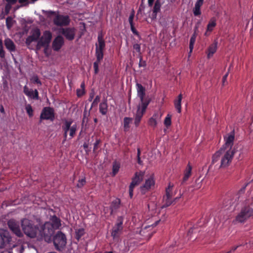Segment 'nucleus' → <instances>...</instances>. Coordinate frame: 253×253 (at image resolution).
I'll return each mask as SVG.
<instances>
[{"instance_id":"nucleus-1","label":"nucleus","mask_w":253,"mask_h":253,"mask_svg":"<svg viewBox=\"0 0 253 253\" xmlns=\"http://www.w3.org/2000/svg\"><path fill=\"white\" fill-rule=\"evenodd\" d=\"M245 202L244 206L241 209L233 222L243 223L253 215V203L251 202L249 199H246Z\"/></svg>"},{"instance_id":"nucleus-2","label":"nucleus","mask_w":253,"mask_h":253,"mask_svg":"<svg viewBox=\"0 0 253 253\" xmlns=\"http://www.w3.org/2000/svg\"><path fill=\"white\" fill-rule=\"evenodd\" d=\"M21 226L24 234L31 238L36 237L39 227L32 220L24 218L21 220Z\"/></svg>"},{"instance_id":"nucleus-3","label":"nucleus","mask_w":253,"mask_h":253,"mask_svg":"<svg viewBox=\"0 0 253 253\" xmlns=\"http://www.w3.org/2000/svg\"><path fill=\"white\" fill-rule=\"evenodd\" d=\"M53 243L57 251H63L67 244L66 235L60 231H57L53 237Z\"/></svg>"},{"instance_id":"nucleus-4","label":"nucleus","mask_w":253,"mask_h":253,"mask_svg":"<svg viewBox=\"0 0 253 253\" xmlns=\"http://www.w3.org/2000/svg\"><path fill=\"white\" fill-rule=\"evenodd\" d=\"M173 184L169 183L168 187L166 189V195L164 196L163 199L162 208H167L170 206L172 204H174L179 197H176L174 199H172L173 196L172 193V189Z\"/></svg>"},{"instance_id":"nucleus-5","label":"nucleus","mask_w":253,"mask_h":253,"mask_svg":"<svg viewBox=\"0 0 253 253\" xmlns=\"http://www.w3.org/2000/svg\"><path fill=\"white\" fill-rule=\"evenodd\" d=\"M235 153L234 149H223L222 154L221 156V162L219 168H225L231 163L233 156Z\"/></svg>"},{"instance_id":"nucleus-6","label":"nucleus","mask_w":253,"mask_h":253,"mask_svg":"<svg viewBox=\"0 0 253 253\" xmlns=\"http://www.w3.org/2000/svg\"><path fill=\"white\" fill-rule=\"evenodd\" d=\"M52 39V33L49 31H45L42 36L39 39L36 50H39L42 47L48 48Z\"/></svg>"},{"instance_id":"nucleus-7","label":"nucleus","mask_w":253,"mask_h":253,"mask_svg":"<svg viewBox=\"0 0 253 253\" xmlns=\"http://www.w3.org/2000/svg\"><path fill=\"white\" fill-rule=\"evenodd\" d=\"M144 175V172L141 171L136 172L134 176L132 178V181L129 186V195L132 198L133 195V189L134 187L138 185L142 181Z\"/></svg>"},{"instance_id":"nucleus-8","label":"nucleus","mask_w":253,"mask_h":253,"mask_svg":"<svg viewBox=\"0 0 253 253\" xmlns=\"http://www.w3.org/2000/svg\"><path fill=\"white\" fill-rule=\"evenodd\" d=\"M105 48V42L102 32H100L97 37V43L95 44V56L100 59L104 56L103 51Z\"/></svg>"},{"instance_id":"nucleus-9","label":"nucleus","mask_w":253,"mask_h":253,"mask_svg":"<svg viewBox=\"0 0 253 253\" xmlns=\"http://www.w3.org/2000/svg\"><path fill=\"white\" fill-rule=\"evenodd\" d=\"M71 22L70 17L66 15L57 14L53 19V23L57 26L63 27L68 26Z\"/></svg>"},{"instance_id":"nucleus-10","label":"nucleus","mask_w":253,"mask_h":253,"mask_svg":"<svg viewBox=\"0 0 253 253\" xmlns=\"http://www.w3.org/2000/svg\"><path fill=\"white\" fill-rule=\"evenodd\" d=\"M55 118L54 110L50 107H44L41 113L40 120L53 121Z\"/></svg>"},{"instance_id":"nucleus-11","label":"nucleus","mask_w":253,"mask_h":253,"mask_svg":"<svg viewBox=\"0 0 253 253\" xmlns=\"http://www.w3.org/2000/svg\"><path fill=\"white\" fill-rule=\"evenodd\" d=\"M7 225L9 229L16 236L18 237H22L23 234L20 230L19 223L13 219H11L7 222Z\"/></svg>"},{"instance_id":"nucleus-12","label":"nucleus","mask_w":253,"mask_h":253,"mask_svg":"<svg viewBox=\"0 0 253 253\" xmlns=\"http://www.w3.org/2000/svg\"><path fill=\"white\" fill-rule=\"evenodd\" d=\"M124 221V217L122 216H119L117 218V222L112 229L111 235L114 238L118 237L120 233L123 229V224Z\"/></svg>"},{"instance_id":"nucleus-13","label":"nucleus","mask_w":253,"mask_h":253,"mask_svg":"<svg viewBox=\"0 0 253 253\" xmlns=\"http://www.w3.org/2000/svg\"><path fill=\"white\" fill-rule=\"evenodd\" d=\"M76 31L74 27H67L62 28L61 33L65 37L66 40L72 41L75 39Z\"/></svg>"},{"instance_id":"nucleus-14","label":"nucleus","mask_w":253,"mask_h":253,"mask_svg":"<svg viewBox=\"0 0 253 253\" xmlns=\"http://www.w3.org/2000/svg\"><path fill=\"white\" fill-rule=\"evenodd\" d=\"M155 181L153 175H151L149 178L146 179L144 184L140 188V192L144 195L149 191L152 186H154Z\"/></svg>"},{"instance_id":"nucleus-15","label":"nucleus","mask_w":253,"mask_h":253,"mask_svg":"<svg viewBox=\"0 0 253 253\" xmlns=\"http://www.w3.org/2000/svg\"><path fill=\"white\" fill-rule=\"evenodd\" d=\"M235 138V133L233 130L230 133H228L226 136H224V139L225 141V144L221 148L225 149H232L234 140Z\"/></svg>"},{"instance_id":"nucleus-16","label":"nucleus","mask_w":253,"mask_h":253,"mask_svg":"<svg viewBox=\"0 0 253 253\" xmlns=\"http://www.w3.org/2000/svg\"><path fill=\"white\" fill-rule=\"evenodd\" d=\"M64 43V40L61 36H57L52 42V48L54 51H59Z\"/></svg>"},{"instance_id":"nucleus-17","label":"nucleus","mask_w":253,"mask_h":253,"mask_svg":"<svg viewBox=\"0 0 253 253\" xmlns=\"http://www.w3.org/2000/svg\"><path fill=\"white\" fill-rule=\"evenodd\" d=\"M10 240L7 233H0V248H3L9 243Z\"/></svg>"},{"instance_id":"nucleus-18","label":"nucleus","mask_w":253,"mask_h":253,"mask_svg":"<svg viewBox=\"0 0 253 253\" xmlns=\"http://www.w3.org/2000/svg\"><path fill=\"white\" fill-rule=\"evenodd\" d=\"M4 43L6 49L10 52H14L16 50V45L10 39H5L4 41Z\"/></svg>"},{"instance_id":"nucleus-19","label":"nucleus","mask_w":253,"mask_h":253,"mask_svg":"<svg viewBox=\"0 0 253 253\" xmlns=\"http://www.w3.org/2000/svg\"><path fill=\"white\" fill-rule=\"evenodd\" d=\"M141 103L140 105H139L138 106L140 107V111L145 113L146 110L149 104V103L151 102V99L147 97H144L142 99H140Z\"/></svg>"},{"instance_id":"nucleus-20","label":"nucleus","mask_w":253,"mask_h":253,"mask_svg":"<svg viewBox=\"0 0 253 253\" xmlns=\"http://www.w3.org/2000/svg\"><path fill=\"white\" fill-rule=\"evenodd\" d=\"M198 29V26H196L194 28V32L193 34L192 35V37L190 38V42H189V49H190V53H191L193 49L194 45L196 41V39L197 36V31Z\"/></svg>"},{"instance_id":"nucleus-21","label":"nucleus","mask_w":253,"mask_h":253,"mask_svg":"<svg viewBox=\"0 0 253 253\" xmlns=\"http://www.w3.org/2000/svg\"><path fill=\"white\" fill-rule=\"evenodd\" d=\"M120 204L121 200L118 198H116L111 202L110 207L111 214H112L113 212H116L117 210L119 209Z\"/></svg>"},{"instance_id":"nucleus-22","label":"nucleus","mask_w":253,"mask_h":253,"mask_svg":"<svg viewBox=\"0 0 253 253\" xmlns=\"http://www.w3.org/2000/svg\"><path fill=\"white\" fill-rule=\"evenodd\" d=\"M160 119L158 113H155L152 117H151L148 121V125L153 128L156 127L157 125V120Z\"/></svg>"},{"instance_id":"nucleus-23","label":"nucleus","mask_w":253,"mask_h":253,"mask_svg":"<svg viewBox=\"0 0 253 253\" xmlns=\"http://www.w3.org/2000/svg\"><path fill=\"white\" fill-rule=\"evenodd\" d=\"M144 112H143L140 111V107L138 106L137 107V110L136 111V114L135 116V119H134V125L135 126H138L139 125V123L141 120V119L144 114Z\"/></svg>"},{"instance_id":"nucleus-24","label":"nucleus","mask_w":253,"mask_h":253,"mask_svg":"<svg viewBox=\"0 0 253 253\" xmlns=\"http://www.w3.org/2000/svg\"><path fill=\"white\" fill-rule=\"evenodd\" d=\"M6 3L4 7V13L6 15L9 13V12L12 8V6L15 4L18 0H5Z\"/></svg>"},{"instance_id":"nucleus-25","label":"nucleus","mask_w":253,"mask_h":253,"mask_svg":"<svg viewBox=\"0 0 253 253\" xmlns=\"http://www.w3.org/2000/svg\"><path fill=\"white\" fill-rule=\"evenodd\" d=\"M99 112L102 115H105L108 112V104L107 99H105L99 104Z\"/></svg>"},{"instance_id":"nucleus-26","label":"nucleus","mask_w":253,"mask_h":253,"mask_svg":"<svg viewBox=\"0 0 253 253\" xmlns=\"http://www.w3.org/2000/svg\"><path fill=\"white\" fill-rule=\"evenodd\" d=\"M137 92V96L140 99H142L145 97V88L142 84L137 83L136 84Z\"/></svg>"},{"instance_id":"nucleus-27","label":"nucleus","mask_w":253,"mask_h":253,"mask_svg":"<svg viewBox=\"0 0 253 253\" xmlns=\"http://www.w3.org/2000/svg\"><path fill=\"white\" fill-rule=\"evenodd\" d=\"M182 95L181 94L178 95L177 99L174 101V104L175 109L178 113H180L181 112V101Z\"/></svg>"},{"instance_id":"nucleus-28","label":"nucleus","mask_w":253,"mask_h":253,"mask_svg":"<svg viewBox=\"0 0 253 253\" xmlns=\"http://www.w3.org/2000/svg\"><path fill=\"white\" fill-rule=\"evenodd\" d=\"M50 221L53 228L57 229L61 226L60 219L56 215L52 216L50 218Z\"/></svg>"},{"instance_id":"nucleus-29","label":"nucleus","mask_w":253,"mask_h":253,"mask_svg":"<svg viewBox=\"0 0 253 253\" xmlns=\"http://www.w3.org/2000/svg\"><path fill=\"white\" fill-rule=\"evenodd\" d=\"M192 169V167L189 164H188L186 169L184 170L182 183L186 182L188 179L189 177L191 176Z\"/></svg>"},{"instance_id":"nucleus-30","label":"nucleus","mask_w":253,"mask_h":253,"mask_svg":"<svg viewBox=\"0 0 253 253\" xmlns=\"http://www.w3.org/2000/svg\"><path fill=\"white\" fill-rule=\"evenodd\" d=\"M217 42H214L212 44L210 45L208 48V57L210 58L216 52L217 50Z\"/></svg>"},{"instance_id":"nucleus-31","label":"nucleus","mask_w":253,"mask_h":253,"mask_svg":"<svg viewBox=\"0 0 253 253\" xmlns=\"http://www.w3.org/2000/svg\"><path fill=\"white\" fill-rule=\"evenodd\" d=\"M216 18H215V17H213L210 19V20L207 25V31L211 32L213 30L214 27H215L216 26Z\"/></svg>"},{"instance_id":"nucleus-32","label":"nucleus","mask_w":253,"mask_h":253,"mask_svg":"<svg viewBox=\"0 0 253 253\" xmlns=\"http://www.w3.org/2000/svg\"><path fill=\"white\" fill-rule=\"evenodd\" d=\"M223 151V148H221L218 151H217L212 156V164H213L217 162L221 158Z\"/></svg>"},{"instance_id":"nucleus-33","label":"nucleus","mask_w":253,"mask_h":253,"mask_svg":"<svg viewBox=\"0 0 253 253\" xmlns=\"http://www.w3.org/2000/svg\"><path fill=\"white\" fill-rule=\"evenodd\" d=\"M132 119L129 117H125L124 119V131H127L128 130L130 126L129 124L131 122Z\"/></svg>"},{"instance_id":"nucleus-34","label":"nucleus","mask_w":253,"mask_h":253,"mask_svg":"<svg viewBox=\"0 0 253 253\" xmlns=\"http://www.w3.org/2000/svg\"><path fill=\"white\" fill-rule=\"evenodd\" d=\"M81 88L77 89V95L78 97H81L85 94V84L84 82L82 83Z\"/></svg>"},{"instance_id":"nucleus-35","label":"nucleus","mask_w":253,"mask_h":253,"mask_svg":"<svg viewBox=\"0 0 253 253\" xmlns=\"http://www.w3.org/2000/svg\"><path fill=\"white\" fill-rule=\"evenodd\" d=\"M34 38L38 41L41 36V32L39 29L35 28L31 31V35Z\"/></svg>"},{"instance_id":"nucleus-36","label":"nucleus","mask_w":253,"mask_h":253,"mask_svg":"<svg viewBox=\"0 0 253 253\" xmlns=\"http://www.w3.org/2000/svg\"><path fill=\"white\" fill-rule=\"evenodd\" d=\"M96 60L93 63V68L94 70V73L95 74H97L98 73V66L99 64L101 62V61L103 59V56H102V57L98 59V57L97 56H96Z\"/></svg>"},{"instance_id":"nucleus-37","label":"nucleus","mask_w":253,"mask_h":253,"mask_svg":"<svg viewBox=\"0 0 253 253\" xmlns=\"http://www.w3.org/2000/svg\"><path fill=\"white\" fill-rule=\"evenodd\" d=\"M76 239L79 241L81 237L84 234V228H79L76 230Z\"/></svg>"},{"instance_id":"nucleus-38","label":"nucleus","mask_w":253,"mask_h":253,"mask_svg":"<svg viewBox=\"0 0 253 253\" xmlns=\"http://www.w3.org/2000/svg\"><path fill=\"white\" fill-rule=\"evenodd\" d=\"M72 123H73V121L71 120H70V121L65 120V121L64 122V124L62 126V128L63 130L69 131V129L72 126L71 125H72Z\"/></svg>"},{"instance_id":"nucleus-39","label":"nucleus","mask_w":253,"mask_h":253,"mask_svg":"<svg viewBox=\"0 0 253 253\" xmlns=\"http://www.w3.org/2000/svg\"><path fill=\"white\" fill-rule=\"evenodd\" d=\"M23 92L30 98H33L34 90L29 89L27 85H25L23 88Z\"/></svg>"},{"instance_id":"nucleus-40","label":"nucleus","mask_w":253,"mask_h":253,"mask_svg":"<svg viewBox=\"0 0 253 253\" xmlns=\"http://www.w3.org/2000/svg\"><path fill=\"white\" fill-rule=\"evenodd\" d=\"M120 168V165L119 163L115 162L113 164L112 168V175L115 176L118 172Z\"/></svg>"},{"instance_id":"nucleus-41","label":"nucleus","mask_w":253,"mask_h":253,"mask_svg":"<svg viewBox=\"0 0 253 253\" xmlns=\"http://www.w3.org/2000/svg\"><path fill=\"white\" fill-rule=\"evenodd\" d=\"M198 225H197L193 226L192 227L190 228L189 229L188 232L187 233V236L189 237L188 239L191 238L192 234L194 233H196L197 232L199 231V230H198Z\"/></svg>"},{"instance_id":"nucleus-42","label":"nucleus","mask_w":253,"mask_h":253,"mask_svg":"<svg viewBox=\"0 0 253 253\" xmlns=\"http://www.w3.org/2000/svg\"><path fill=\"white\" fill-rule=\"evenodd\" d=\"M160 1L159 0H157L155 3L154 6L153 7V12L156 14L160 10Z\"/></svg>"},{"instance_id":"nucleus-43","label":"nucleus","mask_w":253,"mask_h":253,"mask_svg":"<svg viewBox=\"0 0 253 253\" xmlns=\"http://www.w3.org/2000/svg\"><path fill=\"white\" fill-rule=\"evenodd\" d=\"M5 52L3 48L2 40L0 39V57L1 59L5 58Z\"/></svg>"},{"instance_id":"nucleus-44","label":"nucleus","mask_w":253,"mask_h":253,"mask_svg":"<svg viewBox=\"0 0 253 253\" xmlns=\"http://www.w3.org/2000/svg\"><path fill=\"white\" fill-rule=\"evenodd\" d=\"M77 129V126L76 125H73L72 126L71 128L69 129L70 131V138H72L75 135Z\"/></svg>"},{"instance_id":"nucleus-45","label":"nucleus","mask_w":253,"mask_h":253,"mask_svg":"<svg viewBox=\"0 0 253 253\" xmlns=\"http://www.w3.org/2000/svg\"><path fill=\"white\" fill-rule=\"evenodd\" d=\"M171 115L168 114L165 119L164 125L167 127H169L171 124Z\"/></svg>"},{"instance_id":"nucleus-46","label":"nucleus","mask_w":253,"mask_h":253,"mask_svg":"<svg viewBox=\"0 0 253 253\" xmlns=\"http://www.w3.org/2000/svg\"><path fill=\"white\" fill-rule=\"evenodd\" d=\"M38 41L34 38L31 35L28 36L26 39L25 43L27 46L29 48V46L33 42Z\"/></svg>"},{"instance_id":"nucleus-47","label":"nucleus","mask_w":253,"mask_h":253,"mask_svg":"<svg viewBox=\"0 0 253 253\" xmlns=\"http://www.w3.org/2000/svg\"><path fill=\"white\" fill-rule=\"evenodd\" d=\"M26 112L29 117H32L33 116V110L31 105L28 104L25 107Z\"/></svg>"},{"instance_id":"nucleus-48","label":"nucleus","mask_w":253,"mask_h":253,"mask_svg":"<svg viewBox=\"0 0 253 253\" xmlns=\"http://www.w3.org/2000/svg\"><path fill=\"white\" fill-rule=\"evenodd\" d=\"M6 25L7 28L9 29H10L12 25H13V22H12V18L11 17H8L6 19Z\"/></svg>"},{"instance_id":"nucleus-49","label":"nucleus","mask_w":253,"mask_h":253,"mask_svg":"<svg viewBox=\"0 0 253 253\" xmlns=\"http://www.w3.org/2000/svg\"><path fill=\"white\" fill-rule=\"evenodd\" d=\"M100 101V96L99 95H97L91 104L90 109H91L93 107L97 106L98 102H99Z\"/></svg>"},{"instance_id":"nucleus-50","label":"nucleus","mask_w":253,"mask_h":253,"mask_svg":"<svg viewBox=\"0 0 253 253\" xmlns=\"http://www.w3.org/2000/svg\"><path fill=\"white\" fill-rule=\"evenodd\" d=\"M85 183H86L85 178L80 179L78 180V182L77 184V187L79 188H81L83 187L85 185Z\"/></svg>"},{"instance_id":"nucleus-51","label":"nucleus","mask_w":253,"mask_h":253,"mask_svg":"<svg viewBox=\"0 0 253 253\" xmlns=\"http://www.w3.org/2000/svg\"><path fill=\"white\" fill-rule=\"evenodd\" d=\"M201 7L195 6L194 8H193V13L195 16H199L201 15Z\"/></svg>"},{"instance_id":"nucleus-52","label":"nucleus","mask_w":253,"mask_h":253,"mask_svg":"<svg viewBox=\"0 0 253 253\" xmlns=\"http://www.w3.org/2000/svg\"><path fill=\"white\" fill-rule=\"evenodd\" d=\"M32 81L34 84H39L40 85H42V82L39 80V79L37 76H34L32 78Z\"/></svg>"},{"instance_id":"nucleus-53","label":"nucleus","mask_w":253,"mask_h":253,"mask_svg":"<svg viewBox=\"0 0 253 253\" xmlns=\"http://www.w3.org/2000/svg\"><path fill=\"white\" fill-rule=\"evenodd\" d=\"M134 16V11H132V12L130 13L129 18H128V21L130 25H134L133 24V18Z\"/></svg>"},{"instance_id":"nucleus-54","label":"nucleus","mask_w":253,"mask_h":253,"mask_svg":"<svg viewBox=\"0 0 253 253\" xmlns=\"http://www.w3.org/2000/svg\"><path fill=\"white\" fill-rule=\"evenodd\" d=\"M249 184V183H246L245 184V185H244L243 186V187H242L241 188V189L239 190V192H238V195H239L238 196V200H239V199L240 198V195H241L242 194H243L244 192H245V189L246 188V187L248 186V185Z\"/></svg>"},{"instance_id":"nucleus-55","label":"nucleus","mask_w":253,"mask_h":253,"mask_svg":"<svg viewBox=\"0 0 253 253\" xmlns=\"http://www.w3.org/2000/svg\"><path fill=\"white\" fill-rule=\"evenodd\" d=\"M130 26V29L132 33L137 36L138 37H140V35L139 33L137 32V31L136 30V29L134 27V25H131Z\"/></svg>"},{"instance_id":"nucleus-56","label":"nucleus","mask_w":253,"mask_h":253,"mask_svg":"<svg viewBox=\"0 0 253 253\" xmlns=\"http://www.w3.org/2000/svg\"><path fill=\"white\" fill-rule=\"evenodd\" d=\"M87 113L86 111H84V115H83V121H82V125H84V124L85 123H87V121H88V118L87 117Z\"/></svg>"},{"instance_id":"nucleus-57","label":"nucleus","mask_w":253,"mask_h":253,"mask_svg":"<svg viewBox=\"0 0 253 253\" xmlns=\"http://www.w3.org/2000/svg\"><path fill=\"white\" fill-rule=\"evenodd\" d=\"M146 66V62L145 61L142 60V57L141 56H140L139 62V67H145Z\"/></svg>"},{"instance_id":"nucleus-58","label":"nucleus","mask_w":253,"mask_h":253,"mask_svg":"<svg viewBox=\"0 0 253 253\" xmlns=\"http://www.w3.org/2000/svg\"><path fill=\"white\" fill-rule=\"evenodd\" d=\"M18 2L21 4V6H27L29 4L30 2L28 0H18Z\"/></svg>"},{"instance_id":"nucleus-59","label":"nucleus","mask_w":253,"mask_h":253,"mask_svg":"<svg viewBox=\"0 0 253 253\" xmlns=\"http://www.w3.org/2000/svg\"><path fill=\"white\" fill-rule=\"evenodd\" d=\"M133 48L134 49L136 50V51L137 52L141 54V53H140L141 47H140V45L139 44L135 43V44H133Z\"/></svg>"},{"instance_id":"nucleus-60","label":"nucleus","mask_w":253,"mask_h":253,"mask_svg":"<svg viewBox=\"0 0 253 253\" xmlns=\"http://www.w3.org/2000/svg\"><path fill=\"white\" fill-rule=\"evenodd\" d=\"M94 94H95V93H94V91L93 90H92L89 93V98L88 99V101L91 102L92 101V99H93V98L94 97Z\"/></svg>"},{"instance_id":"nucleus-61","label":"nucleus","mask_w":253,"mask_h":253,"mask_svg":"<svg viewBox=\"0 0 253 253\" xmlns=\"http://www.w3.org/2000/svg\"><path fill=\"white\" fill-rule=\"evenodd\" d=\"M203 2H204V0H197L195 4V6L201 7L202 6V5H203Z\"/></svg>"},{"instance_id":"nucleus-62","label":"nucleus","mask_w":253,"mask_h":253,"mask_svg":"<svg viewBox=\"0 0 253 253\" xmlns=\"http://www.w3.org/2000/svg\"><path fill=\"white\" fill-rule=\"evenodd\" d=\"M33 99H39V92L37 89L34 90Z\"/></svg>"},{"instance_id":"nucleus-63","label":"nucleus","mask_w":253,"mask_h":253,"mask_svg":"<svg viewBox=\"0 0 253 253\" xmlns=\"http://www.w3.org/2000/svg\"><path fill=\"white\" fill-rule=\"evenodd\" d=\"M100 141L99 139H97L95 142L94 143L93 150L95 151L98 148V145L100 143Z\"/></svg>"},{"instance_id":"nucleus-64","label":"nucleus","mask_w":253,"mask_h":253,"mask_svg":"<svg viewBox=\"0 0 253 253\" xmlns=\"http://www.w3.org/2000/svg\"><path fill=\"white\" fill-rule=\"evenodd\" d=\"M44 13H46L48 16L53 15L56 14V12L55 11H53L51 10L46 11Z\"/></svg>"}]
</instances>
